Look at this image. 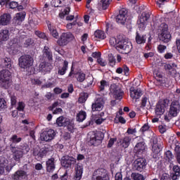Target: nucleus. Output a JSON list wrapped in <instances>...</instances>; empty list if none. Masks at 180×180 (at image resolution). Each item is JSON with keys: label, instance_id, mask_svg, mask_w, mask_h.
Segmentation results:
<instances>
[{"label": "nucleus", "instance_id": "1", "mask_svg": "<svg viewBox=\"0 0 180 180\" xmlns=\"http://www.w3.org/2000/svg\"><path fill=\"white\" fill-rule=\"evenodd\" d=\"M110 44L113 47L116 46V50L121 51L122 54H129V53H131V49H133V45H131V43L127 41V40L124 39H120V38L116 39L115 37H111L110 39Z\"/></svg>", "mask_w": 180, "mask_h": 180}, {"label": "nucleus", "instance_id": "2", "mask_svg": "<svg viewBox=\"0 0 180 180\" xmlns=\"http://www.w3.org/2000/svg\"><path fill=\"white\" fill-rule=\"evenodd\" d=\"M10 150L13 154V158L17 162L20 161V158H23L25 154H27L30 151V147L26 143H20L18 146L10 144Z\"/></svg>", "mask_w": 180, "mask_h": 180}, {"label": "nucleus", "instance_id": "3", "mask_svg": "<svg viewBox=\"0 0 180 180\" xmlns=\"http://www.w3.org/2000/svg\"><path fill=\"white\" fill-rule=\"evenodd\" d=\"M12 72L8 70L3 69L0 71V87L8 89L11 86Z\"/></svg>", "mask_w": 180, "mask_h": 180}, {"label": "nucleus", "instance_id": "4", "mask_svg": "<svg viewBox=\"0 0 180 180\" xmlns=\"http://www.w3.org/2000/svg\"><path fill=\"white\" fill-rule=\"evenodd\" d=\"M160 34L159 35L160 41L162 43H169L172 36L168 29V25L165 22H162L160 26Z\"/></svg>", "mask_w": 180, "mask_h": 180}, {"label": "nucleus", "instance_id": "5", "mask_svg": "<svg viewBox=\"0 0 180 180\" xmlns=\"http://www.w3.org/2000/svg\"><path fill=\"white\" fill-rule=\"evenodd\" d=\"M33 57L30 55H22L18 59V64L21 68L24 70H27L33 65L34 63Z\"/></svg>", "mask_w": 180, "mask_h": 180}, {"label": "nucleus", "instance_id": "6", "mask_svg": "<svg viewBox=\"0 0 180 180\" xmlns=\"http://www.w3.org/2000/svg\"><path fill=\"white\" fill-rule=\"evenodd\" d=\"M53 151V148L50 145H46L42 147L39 150H34L33 155L37 158H44V157H47V155H50V153Z\"/></svg>", "mask_w": 180, "mask_h": 180}, {"label": "nucleus", "instance_id": "7", "mask_svg": "<svg viewBox=\"0 0 180 180\" xmlns=\"http://www.w3.org/2000/svg\"><path fill=\"white\" fill-rule=\"evenodd\" d=\"M75 37L74 34L71 32H63L61 34L60 37L57 41V44H58L60 47H64V46H67L70 41H72L74 40Z\"/></svg>", "mask_w": 180, "mask_h": 180}, {"label": "nucleus", "instance_id": "8", "mask_svg": "<svg viewBox=\"0 0 180 180\" xmlns=\"http://www.w3.org/2000/svg\"><path fill=\"white\" fill-rule=\"evenodd\" d=\"M132 165L134 171L143 172L146 169V167H147V160L143 158H139L134 160Z\"/></svg>", "mask_w": 180, "mask_h": 180}, {"label": "nucleus", "instance_id": "9", "mask_svg": "<svg viewBox=\"0 0 180 180\" xmlns=\"http://www.w3.org/2000/svg\"><path fill=\"white\" fill-rule=\"evenodd\" d=\"M93 176L96 180H110L108 172L103 168L95 170Z\"/></svg>", "mask_w": 180, "mask_h": 180}, {"label": "nucleus", "instance_id": "10", "mask_svg": "<svg viewBox=\"0 0 180 180\" xmlns=\"http://www.w3.org/2000/svg\"><path fill=\"white\" fill-rule=\"evenodd\" d=\"M105 100L103 97L96 98L91 104V110L92 112H101V110H103Z\"/></svg>", "mask_w": 180, "mask_h": 180}, {"label": "nucleus", "instance_id": "11", "mask_svg": "<svg viewBox=\"0 0 180 180\" xmlns=\"http://www.w3.org/2000/svg\"><path fill=\"white\" fill-rule=\"evenodd\" d=\"M105 139V134L102 131H96L90 137V143L91 146H99L102 143V140Z\"/></svg>", "mask_w": 180, "mask_h": 180}, {"label": "nucleus", "instance_id": "12", "mask_svg": "<svg viewBox=\"0 0 180 180\" xmlns=\"http://www.w3.org/2000/svg\"><path fill=\"white\" fill-rule=\"evenodd\" d=\"M54 137H56V131L51 129L46 131H44L40 134L41 141H51V140H54Z\"/></svg>", "mask_w": 180, "mask_h": 180}, {"label": "nucleus", "instance_id": "13", "mask_svg": "<svg viewBox=\"0 0 180 180\" xmlns=\"http://www.w3.org/2000/svg\"><path fill=\"white\" fill-rule=\"evenodd\" d=\"M180 112V103L178 101H174L170 105L169 110V115L172 117H176Z\"/></svg>", "mask_w": 180, "mask_h": 180}, {"label": "nucleus", "instance_id": "14", "mask_svg": "<svg viewBox=\"0 0 180 180\" xmlns=\"http://www.w3.org/2000/svg\"><path fill=\"white\" fill-rule=\"evenodd\" d=\"M77 164V159L70 155H65L62 158V165L65 168H71L72 165Z\"/></svg>", "mask_w": 180, "mask_h": 180}, {"label": "nucleus", "instance_id": "15", "mask_svg": "<svg viewBox=\"0 0 180 180\" xmlns=\"http://www.w3.org/2000/svg\"><path fill=\"white\" fill-rule=\"evenodd\" d=\"M127 20V10L122 8L119 11V14L115 17V20L119 25H124Z\"/></svg>", "mask_w": 180, "mask_h": 180}, {"label": "nucleus", "instance_id": "16", "mask_svg": "<svg viewBox=\"0 0 180 180\" xmlns=\"http://www.w3.org/2000/svg\"><path fill=\"white\" fill-rule=\"evenodd\" d=\"M165 108H167L165 101H158L155 108V115L159 117L162 116L165 113Z\"/></svg>", "mask_w": 180, "mask_h": 180}, {"label": "nucleus", "instance_id": "17", "mask_svg": "<svg viewBox=\"0 0 180 180\" xmlns=\"http://www.w3.org/2000/svg\"><path fill=\"white\" fill-rule=\"evenodd\" d=\"M53 69V65L49 62H42L39 65V71L41 74H48L51 72Z\"/></svg>", "mask_w": 180, "mask_h": 180}, {"label": "nucleus", "instance_id": "18", "mask_svg": "<svg viewBox=\"0 0 180 180\" xmlns=\"http://www.w3.org/2000/svg\"><path fill=\"white\" fill-rule=\"evenodd\" d=\"M46 172L53 174L56 171V158H51L46 161Z\"/></svg>", "mask_w": 180, "mask_h": 180}, {"label": "nucleus", "instance_id": "19", "mask_svg": "<svg viewBox=\"0 0 180 180\" xmlns=\"http://www.w3.org/2000/svg\"><path fill=\"white\" fill-rule=\"evenodd\" d=\"M42 53V57L44 60L53 61V52H51V49H50L49 46H44Z\"/></svg>", "mask_w": 180, "mask_h": 180}, {"label": "nucleus", "instance_id": "20", "mask_svg": "<svg viewBox=\"0 0 180 180\" xmlns=\"http://www.w3.org/2000/svg\"><path fill=\"white\" fill-rule=\"evenodd\" d=\"M12 15L10 13H4L0 16V25L1 26H8L11 23Z\"/></svg>", "mask_w": 180, "mask_h": 180}, {"label": "nucleus", "instance_id": "21", "mask_svg": "<svg viewBox=\"0 0 180 180\" xmlns=\"http://www.w3.org/2000/svg\"><path fill=\"white\" fill-rule=\"evenodd\" d=\"M135 40L137 44H145L147 41V34L141 32H136Z\"/></svg>", "mask_w": 180, "mask_h": 180}, {"label": "nucleus", "instance_id": "22", "mask_svg": "<svg viewBox=\"0 0 180 180\" xmlns=\"http://www.w3.org/2000/svg\"><path fill=\"white\" fill-rule=\"evenodd\" d=\"M84 174V166L81 163H78L75 167V180H81Z\"/></svg>", "mask_w": 180, "mask_h": 180}, {"label": "nucleus", "instance_id": "23", "mask_svg": "<svg viewBox=\"0 0 180 180\" xmlns=\"http://www.w3.org/2000/svg\"><path fill=\"white\" fill-rule=\"evenodd\" d=\"M25 18H26V12L21 11L20 13H17L13 19L15 25L20 26V25H21L22 22H23V20H25Z\"/></svg>", "mask_w": 180, "mask_h": 180}, {"label": "nucleus", "instance_id": "24", "mask_svg": "<svg viewBox=\"0 0 180 180\" xmlns=\"http://www.w3.org/2000/svg\"><path fill=\"white\" fill-rule=\"evenodd\" d=\"M154 77L158 82H160L162 85L167 84V81H168V78L164 77L162 72L158 70L154 72Z\"/></svg>", "mask_w": 180, "mask_h": 180}, {"label": "nucleus", "instance_id": "25", "mask_svg": "<svg viewBox=\"0 0 180 180\" xmlns=\"http://www.w3.org/2000/svg\"><path fill=\"white\" fill-rule=\"evenodd\" d=\"M162 149L160 145H153L152 146V153L151 155L155 160H160V156L161 154Z\"/></svg>", "mask_w": 180, "mask_h": 180}, {"label": "nucleus", "instance_id": "26", "mask_svg": "<svg viewBox=\"0 0 180 180\" xmlns=\"http://www.w3.org/2000/svg\"><path fill=\"white\" fill-rule=\"evenodd\" d=\"M170 178L172 180H178L180 178V167L179 165H174L172 167V172L170 173Z\"/></svg>", "mask_w": 180, "mask_h": 180}, {"label": "nucleus", "instance_id": "27", "mask_svg": "<svg viewBox=\"0 0 180 180\" xmlns=\"http://www.w3.org/2000/svg\"><path fill=\"white\" fill-rule=\"evenodd\" d=\"M130 96L132 99H140L141 95H143V92L141 89H135L134 87L131 86L129 89Z\"/></svg>", "mask_w": 180, "mask_h": 180}, {"label": "nucleus", "instance_id": "28", "mask_svg": "<svg viewBox=\"0 0 180 180\" xmlns=\"http://www.w3.org/2000/svg\"><path fill=\"white\" fill-rule=\"evenodd\" d=\"M27 174V173L24 170H18L11 176V178L13 180H20L23 179Z\"/></svg>", "mask_w": 180, "mask_h": 180}, {"label": "nucleus", "instance_id": "29", "mask_svg": "<svg viewBox=\"0 0 180 180\" xmlns=\"http://www.w3.org/2000/svg\"><path fill=\"white\" fill-rule=\"evenodd\" d=\"M131 141V136H126L122 139H120L119 140V143L122 147V148H129V146H130V142Z\"/></svg>", "mask_w": 180, "mask_h": 180}, {"label": "nucleus", "instance_id": "30", "mask_svg": "<svg viewBox=\"0 0 180 180\" xmlns=\"http://www.w3.org/2000/svg\"><path fill=\"white\" fill-rule=\"evenodd\" d=\"M46 23H47L48 29L51 36H53L54 39H58V32H57L56 27L51 25V22L50 21H48Z\"/></svg>", "mask_w": 180, "mask_h": 180}, {"label": "nucleus", "instance_id": "31", "mask_svg": "<svg viewBox=\"0 0 180 180\" xmlns=\"http://www.w3.org/2000/svg\"><path fill=\"white\" fill-rule=\"evenodd\" d=\"M2 68H6V70H11L13 68L12 66V60L10 58H4L2 59L1 63Z\"/></svg>", "mask_w": 180, "mask_h": 180}, {"label": "nucleus", "instance_id": "32", "mask_svg": "<svg viewBox=\"0 0 180 180\" xmlns=\"http://www.w3.org/2000/svg\"><path fill=\"white\" fill-rule=\"evenodd\" d=\"M129 72L130 69L127 67V65H123L121 68H118L115 70L117 74H122L124 72V75H125V77H129Z\"/></svg>", "mask_w": 180, "mask_h": 180}, {"label": "nucleus", "instance_id": "33", "mask_svg": "<svg viewBox=\"0 0 180 180\" xmlns=\"http://www.w3.org/2000/svg\"><path fill=\"white\" fill-rule=\"evenodd\" d=\"M64 127H67V129L70 133H74V130H75V125L74 124V122H72V121L67 118L65 120Z\"/></svg>", "mask_w": 180, "mask_h": 180}, {"label": "nucleus", "instance_id": "34", "mask_svg": "<svg viewBox=\"0 0 180 180\" xmlns=\"http://www.w3.org/2000/svg\"><path fill=\"white\" fill-rule=\"evenodd\" d=\"M9 30H0V41H8L9 40Z\"/></svg>", "mask_w": 180, "mask_h": 180}, {"label": "nucleus", "instance_id": "35", "mask_svg": "<svg viewBox=\"0 0 180 180\" xmlns=\"http://www.w3.org/2000/svg\"><path fill=\"white\" fill-rule=\"evenodd\" d=\"M112 94H114L116 99H123V95L124 92L122 90V89H119L118 87H115L112 90Z\"/></svg>", "mask_w": 180, "mask_h": 180}, {"label": "nucleus", "instance_id": "36", "mask_svg": "<svg viewBox=\"0 0 180 180\" xmlns=\"http://www.w3.org/2000/svg\"><path fill=\"white\" fill-rule=\"evenodd\" d=\"M146 150V146H144V143L139 142L134 147V151H136V154L141 155L142 153H144Z\"/></svg>", "mask_w": 180, "mask_h": 180}, {"label": "nucleus", "instance_id": "37", "mask_svg": "<svg viewBox=\"0 0 180 180\" xmlns=\"http://www.w3.org/2000/svg\"><path fill=\"white\" fill-rule=\"evenodd\" d=\"M67 70H68V61L64 60L63 67L58 68V75H65V72H67Z\"/></svg>", "mask_w": 180, "mask_h": 180}, {"label": "nucleus", "instance_id": "38", "mask_svg": "<svg viewBox=\"0 0 180 180\" xmlns=\"http://www.w3.org/2000/svg\"><path fill=\"white\" fill-rule=\"evenodd\" d=\"M113 0H101L100 6L103 11H106L110 6V4H112Z\"/></svg>", "mask_w": 180, "mask_h": 180}, {"label": "nucleus", "instance_id": "39", "mask_svg": "<svg viewBox=\"0 0 180 180\" xmlns=\"http://www.w3.org/2000/svg\"><path fill=\"white\" fill-rule=\"evenodd\" d=\"M86 119V112L84 110H80L79 113L77 114L76 120L77 122H84Z\"/></svg>", "mask_w": 180, "mask_h": 180}, {"label": "nucleus", "instance_id": "40", "mask_svg": "<svg viewBox=\"0 0 180 180\" xmlns=\"http://www.w3.org/2000/svg\"><path fill=\"white\" fill-rule=\"evenodd\" d=\"M75 78L78 82H84L86 78V75L83 72H78L76 73Z\"/></svg>", "mask_w": 180, "mask_h": 180}, {"label": "nucleus", "instance_id": "41", "mask_svg": "<svg viewBox=\"0 0 180 180\" xmlns=\"http://www.w3.org/2000/svg\"><path fill=\"white\" fill-rule=\"evenodd\" d=\"M94 37H96V39H101V40H103L106 39V34H105V32L98 30L94 32Z\"/></svg>", "mask_w": 180, "mask_h": 180}, {"label": "nucleus", "instance_id": "42", "mask_svg": "<svg viewBox=\"0 0 180 180\" xmlns=\"http://www.w3.org/2000/svg\"><path fill=\"white\" fill-rule=\"evenodd\" d=\"M131 178L133 180H146V177L140 173L133 172L131 174Z\"/></svg>", "mask_w": 180, "mask_h": 180}, {"label": "nucleus", "instance_id": "43", "mask_svg": "<svg viewBox=\"0 0 180 180\" xmlns=\"http://www.w3.org/2000/svg\"><path fill=\"white\" fill-rule=\"evenodd\" d=\"M164 158L166 161H168V162H171V161L174 160V155L172 154V152H171V150H167L164 153Z\"/></svg>", "mask_w": 180, "mask_h": 180}, {"label": "nucleus", "instance_id": "44", "mask_svg": "<svg viewBox=\"0 0 180 180\" xmlns=\"http://www.w3.org/2000/svg\"><path fill=\"white\" fill-rule=\"evenodd\" d=\"M10 141H11V144H19L20 141H22V137L18 136L16 134H13L11 138H10Z\"/></svg>", "mask_w": 180, "mask_h": 180}, {"label": "nucleus", "instance_id": "45", "mask_svg": "<svg viewBox=\"0 0 180 180\" xmlns=\"http://www.w3.org/2000/svg\"><path fill=\"white\" fill-rule=\"evenodd\" d=\"M150 13L148 12H143L140 19H139V22H147V20H148V19H150Z\"/></svg>", "mask_w": 180, "mask_h": 180}, {"label": "nucleus", "instance_id": "46", "mask_svg": "<svg viewBox=\"0 0 180 180\" xmlns=\"http://www.w3.org/2000/svg\"><path fill=\"white\" fill-rule=\"evenodd\" d=\"M56 124H58L59 127H64V126H65V118L63 116L58 117Z\"/></svg>", "mask_w": 180, "mask_h": 180}, {"label": "nucleus", "instance_id": "47", "mask_svg": "<svg viewBox=\"0 0 180 180\" xmlns=\"http://www.w3.org/2000/svg\"><path fill=\"white\" fill-rule=\"evenodd\" d=\"M108 63L110 64V66L112 68L116 65V58H115V56H113L112 54L108 55Z\"/></svg>", "mask_w": 180, "mask_h": 180}, {"label": "nucleus", "instance_id": "48", "mask_svg": "<svg viewBox=\"0 0 180 180\" xmlns=\"http://www.w3.org/2000/svg\"><path fill=\"white\" fill-rule=\"evenodd\" d=\"M89 96L88 93H83L82 96L79 98V103H85Z\"/></svg>", "mask_w": 180, "mask_h": 180}, {"label": "nucleus", "instance_id": "49", "mask_svg": "<svg viewBox=\"0 0 180 180\" xmlns=\"http://www.w3.org/2000/svg\"><path fill=\"white\" fill-rule=\"evenodd\" d=\"M71 8L70 7H66L64 11L59 14L60 18H63L65 15H70Z\"/></svg>", "mask_w": 180, "mask_h": 180}, {"label": "nucleus", "instance_id": "50", "mask_svg": "<svg viewBox=\"0 0 180 180\" xmlns=\"http://www.w3.org/2000/svg\"><path fill=\"white\" fill-rule=\"evenodd\" d=\"M63 0H52L51 1V6H54V8H58V6H60L61 3Z\"/></svg>", "mask_w": 180, "mask_h": 180}, {"label": "nucleus", "instance_id": "51", "mask_svg": "<svg viewBox=\"0 0 180 180\" xmlns=\"http://www.w3.org/2000/svg\"><path fill=\"white\" fill-rule=\"evenodd\" d=\"M25 106L26 105L25 104V103H23L22 101H19L18 105L17 107V110H18V112H23V110H25Z\"/></svg>", "mask_w": 180, "mask_h": 180}, {"label": "nucleus", "instance_id": "52", "mask_svg": "<svg viewBox=\"0 0 180 180\" xmlns=\"http://www.w3.org/2000/svg\"><path fill=\"white\" fill-rule=\"evenodd\" d=\"M165 50H167V46L162 44H160L158 46V51L160 54L165 53Z\"/></svg>", "mask_w": 180, "mask_h": 180}, {"label": "nucleus", "instance_id": "53", "mask_svg": "<svg viewBox=\"0 0 180 180\" xmlns=\"http://www.w3.org/2000/svg\"><path fill=\"white\" fill-rule=\"evenodd\" d=\"M33 43H34L33 39H32L31 38H28L25 41L23 46H24V47L27 48V47L32 46V44H33Z\"/></svg>", "mask_w": 180, "mask_h": 180}, {"label": "nucleus", "instance_id": "54", "mask_svg": "<svg viewBox=\"0 0 180 180\" xmlns=\"http://www.w3.org/2000/svg\"><path fill=\"white\" fill-rule=\"evenodd\" d=\"M100 84L101 85L99 86V91H105V86H108V82H106V80H101Z\"/></svg>", "mask_w": 180, "mask_h": 180}, {"label": "nucleus", "instance_id": "55", "mask_svg": "<svg viewBox=\"0 0 180 180\" xmlns=\"http://www.w3.org/2000/svg\"><path fill=\"white\" fill-rule=\"evenodd\" d=\"M8 108L6 105V101L4 98H0V110H3V109H6Z\"/></svg>", "mask_w": 180, "mask_h": 180}, {"label": "nucleus", "instance_id": "56", "mask_svg": "<svg viewBox=\"0 0 180 180\" xmlns=\"http://www.w3.org/2000/svg\"><path fill=\"white\" fill-rule=\"evenodd\" d=\"M115 141H117V138H110L107 146L108 148H112Z\"/></svg>", "mask_w": 180, "mask_h": 180}, {"label": "nucleus", "instance_id": "57", "mask_svg": "<svg viewBox=\"0 0 180 180\" xmlns=\"http://www.w3.org/2000/svg\"><path fill=\"white\" fill-rule=\"evenodd\" d=\"M158 130L161 134H164L167 131V125L161 124L158 126Z\"/></svg>", "mask_w": 180, "mask_h": 180}, {"label": "nucleus", "instance_id": "58", "mask_svg": "<svg viewBox=\"0 0 180 180\" xmlns=\"http://www.w3.org/2000/svg\"><path fill=\"white\" fill-rule=\"evenodd\" d=\"M36 36H38L39 39H47V36H46V33L41 32L40 31H35Z\"/></svg>", "mask_w": 180, "mask_h": 180}, {"label": "nucleus", "instance_id": "59", "mask_svg": "<svg viewBox=\"0 0 180 180\" xmlns=\"http://www.w3.org/2000/svg\"><path fill=\"white\" fill-rule=\"evenodd\" d=\"M171 175L167 174V173H163L162 176H160V180H171Z\"/></svg>", "mask_w": 180, "mask_h": 180}, {"label": "nucleus", "instance_id": "60", "mask_svg": "<svg viewBox=\"0 0 180 180\" xmlns=\"http://www.w3.org/2000/svg\"><path fill=\"white\" fill-rule=\"evenodd\" d=\"M17 99H18V98L15 96H11V106H15L16 105V103L18 102Z\"/></svg>", "mask_w": 180, "mask_h": 180}, {"label": "nucleus", "instance_id": "61", "mask_svg": "<svg viewBox=\"0 0 180 180\" xmlns=\"http://www.w3.org/2000/svg\"><path fill=\"white\" fill-rule=\"evenodd\" d=\"M147 101H148V98L147 97L142 98L141 103V108H146L147 105Z\"/></svg>", "mask_w": 180, "mask_h": 180}, {"label": "nucleus", "instance_id": "62", "mask_svg": "<svg viewBox=\"0 0 180 180\" xmlns=\"http://www.w3.org/2000/svg\"><path fill=\"white\" fill-rule=\"evenodd\" d=\"M97 63L101 65V67H106V61L103 60L102 58H98L97 59Z\"/></svg>", "mask_w": 180, "mask_h": 180}, {"label": "nucleus", "instance_id": "63", "mask_svg": "<svg viewBox=\"0 0 180 180\" xmlns=\"http://www.w3.org/2000/svg\"><path fill=\"white\" fill-rule=\"evenodd\" d=\"M18 6H19V4H18L16 1H11L9 4V8L11 9H15V8H18Z\"/></svg>", "mask_w": 180, "mask_h": 180}, {"label": "nucleus", "instance_id": "64", "mask_svg": "<svg viewBox=\"0 0 180 180\" xmlns=\"http://www.w3.org/2000/svg\"><path fill=\"white\" fill-rule=\"evenodd\" d=\"M101 56H102V53L101 52H93L91 53V57H93V58H101Z\"/></svg>", "mask_w": 180, "mask_h": 180}]
</instances>
